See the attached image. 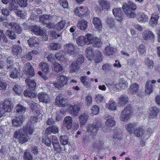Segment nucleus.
Wrapping results in <instances>:
<instances>
[{
  "instance_id": "11",
  "label": "nucleus",
  "mask_w": 160,
  "mask_h": 160,
  "mask_svg": "<svg viewBox=\"0 0 160 160\" xmlns=\"http://www.w3.org/2000/svg\"><path fill=\"white\" fill-rule=\"evenodd\" d=\"M52 143L54 151L57 153H60L62 150V147L59 142L57 137L53 135L52 137Z\"/></svg>"
},
{
  "instance_id": "7",
  "label": "nucleus",
  "mask_w": 160,
  "mask_h": 160,
  "mask_svg": "<svg viewBox=\"0 0 160 160\" xmlns=\"http://www.w3.org/2000/svg\"><path fill=\"white\" fill-rule=\"evenodd\" d=\"M75 14L81 18H83L89 14V10L86 7L82 6L76 7L74 11Z\"/></svg>"
},
{
  "instance_id": "22",
  "label": "nucleus",
  "mask_w": 160,
  "mask_h": 160,
  "mask_svg": "<svg viewBox=\"0 0 160 160\" xmlns=\"http://www.w3.org/2000/svg\"><path fill=\"white\" fill-rule=\"evenodd\" d=\"M128 97L127 95L122 94L118 98V102L119 105L123 106L128 102Z\"/></svg>"
},
{
  "instance_id": "17",
  "label": "nucleus",
  "mask_w": 160,
  "mask_h": 160,
  "mask_svg": "<svg viewBox=\"0 0 160 160\" xmlns=\"http://www.w3.org/2000/svg\"><path fill=\"white\" fill-rule=\"evenodd\" d=\"M58 79L57 81L58 86L62 88L68 83V78L64 75H60L58 77Z\"/></svg>"
},
{
  "instance_id": "64",
  "label": "nucleus",
  "mask_w": 160,
  "mask_h": 160,
  "mask_svg": "<svg viewBox=\"0 0 160 160\" xmlns=\"http://www.w3.org/2000/svg\"><path fill=\"white\" fill-rule=\"evenodd\" d=\"M23 158L24 160H32L33 157L29 152H25Z\"/></svg>"
},
{
  "instance_id": "59",
  "label": "nucleus",
  "mask_w": 160,
  "mask_h": 160,
  "mask_svg": "<svg viewBox=\"0 0 160 160\" xmlns=\"http://www.w3.org/2000/svg\"><path fill=\"white\" fill-rule=\"evenodd\" d=\"M87 77L85 76H82L80 78L81 82L85 86L88 87L89 86V82L87 81Z\"/></svg>"
},
{
  "instance_id": "50",
  "label": "nucleus",
  "mask_w": 160,
  "mask_h": 160,
  "mask_svg": "<svg viewBox=\"0 0 160 160\" xmlns=\"http://www.w3.org/2000/svg\"><path fill=\"white\" fill-rule=\"evenodd\" d=\"M16 111L19 113H24L26 110V108L21 104H18L16 107Z\"/></svg>"
},
{
  "instance_id": "19",
  "label": "nucleus",
  "mask_w": 160,
  "mask_h": 160,
  "mask_svg": "<svg viewBox=\"0 0 160 160\" xmlns=\"http://www.w3.org/2000/svg\"><path fill=\"white\" fill-rule=\"evenodd\" d=\"M59 132L58 128L54 125L48 127L46 129L45 133L47 135H49L53 133L54 134H57Z\"/></svg>"
},
{
  "instance_id": "23",
  "label": "nucleus",
  "mask_w": 160,
  "mask_h": 160,
  "mask_svg": "<svg viewBox=\"0 0 160 160\" xmlns=\"http://www.w3.org/2000/svg\"><path fill=\"white\" fill-rule=\"evenodd\" d=\"M38 99L40 102L47 103L49 101V96L48 94L41 92L38 94Z\"/></svg>"
},
{
  "instance_id": "43",
  "label": "nucleus",
  "mask_w": 160,
  "mask_h": 160,
  "mask_svg": "<svg viewBox=\"0 0 160 160\" xmlns=\"http://www.w3.org/2000/svg\"><path fill=\"white\" fill-rule=\"evenodd\" d=\"M36 103L33 101L32 102V103L30 104V107L31 108V109L33 112V113H35L37 112V115L40 114V112L39 108H38L37 106L35 105Z\"/></svg>"
},
{
  "instance_id": "10",
  "label": "nucleus",
  "mask_w": 160,
  "mask_h": 160,
  "mask_svg": "<svg viewBox=\"0 0 160 160\" xmlns=\"http://www.w3.org/2000/svg\"><path fill=\"white\" fill-rule=\"evenodd\" d=\"M4 25L5 27L9 29H11L15 32L18 34H20L22 30L18 24L14 22H5Z\"/></svg>"
},
{
  "instance_id": "37",
  "label": "nucleus",
  "mask_w": 160,
  "mask_h": 160,
  "mask_svg": "<svg viewBox=\"0 0 160 160\" xmlns=\"http://www.w3.org/2000/svg\"><path fill=\"white\" fill-rule=\"evenodd\" d=\"M12 53L16 56L20 54L22 52L21 47L19 45H14L12 49Z\"/></svg>"
},
{
  "instance_id": "4",
  "label": "nucleus",
  "mask_w": 160,
  "mask_h": 160,
  "mask_svg": "<svg viewBox=\"0 0 160 160\" xmlns=\"http://www.w3.org/2000/svg\"><path fill=\"white\" fill-rule=\"evenodd\" d=\"M151 131V128H148L147 131H146L142 128L138 127L135 130L134 133L136 136L144 140L149 137L150 132Z\"/></svg>"
},
{
  "instance_id": "63",
  "label": "nucleus",
  "mask_w": 160,
  "mask_h": 160,
  "mask_svg": "<svg viewBox=\"0 0 160 160\" xmlns=\"http://www.w3.org/2000/svg\"><path fill=\"white\" fill-rule=\"evenodd\" d=\"M55 57V56L53 54H50L48 55L47 58L49 61L54 64L56 62Z\"/></svg>"
},
{
  "instance_id": "16",
  "label": "nucleus",
  "mask_w": 160,
  "mask_h": 160,
  "mask_svg": "<svg viewBox=\"0 0 160 160\" xmlns=\"http://www.w3.org/2000/svg\"><path fill=\"white\" fill-rule=\"evenodd\" d=\"M142 37L145 40H152L154 38V35L151 31L147 30L143 32Z\"/></svg>"
},
{
  "instance_id": "8",
  "label": "nucleus",
  "mask_w": 160,
  "mask_h": 160,
  "mask_svg": "<svg viewBox=\"0 0 160 160\" xmlns=\"http://www.w3.org/2000/svg\"><path fill=\"white\" fill-rule=\"evenodd\" d=\"M86 52L87 58L88 59H93L96 63H98L100 62V52L99 51L95 56L94 51L92 48L91 47H89L86 48Z\"/></svg>"
},
{
  "instance_id": "2",
  "label": "nucleus",
  "mask_w": 160,
  "mask_h": 160,
  "mask_svg": "<svg viewBox=\"0 0 160 160\" xmlns=\"http://www.w3.org/2000/svg\"><path fill=\"white\" fill-rule=\"evenodd\" d=\"M25 82L28 86L27 90H25L24 93V96L29 98H34L36 96L35 89L36 86V83L34 80H30L29 78H26Z\"/></svg>"
},
{
  "instance_id": "48",
  "label": "nucleus",
  "mask_w": 160,
  "mask_h": 160,
  "mask_svg": "<svg viewBox=\"0 0 160 160\" xmlns=\"http://www.w3.org/2000/svg\"><path fill=\"white\" fill-rule=\"evenodd\" d=\"M92 22L96 28L100 30V19L99 18L94 17L93 18Z\"/></svg>"
},
{
  "instance_id": "41",
  "label": "nucleus",
  "mask_w": 160,
  "mask_h": 160,
  "mask_svg": "<svg viewBox=\"0 0 160 160\" xmlns=\"http://www.w3.org/2000/svg\"><path fill=\"white\" fill-rule=\"evenodd\" d=\"M28 43L29 46L31 48L37 46L38 44V43L36 41L35 37L30 38L28 40Z\"/></svg>"
},
{
  "instance_id": "56",
  "label": "nucleus",
  "mask_w": 160,
  "mask_h": 160,
  "mask_svg": "<svg viewBox=\"0 0 160 160\" xmlns=\"http://www.w3.org/2000/svg\"><path fill=\"white\" fill-rule=\"evenodd\" d=\"M13 90L15 92V93L17 95L20 94L22 92L21 87L17 84H16L13 86Z\"/></svg>"
},
{
  "instance_id": "6",
  "label": "nucleus",
  "mask_w": 160,
  "mask_h": 160,
  "mask_svg": "<svg viewBox=\"0 0 160 160\" xmlns=\"http://www.w3.org/2000/svg\"><path fill=\"white\" fill-rule=\"evenodd\" d=\"M133 114L131 106L129 105L126 107L121 112L120 117V120L124 122L129 120Z\"/></svg>"
},
{
  "instance_id": "27",
  "label": "nucleus",
  "mask_w": 160,
  "mask_h": 160,
  "mask_svg": "<svg viewBox=\"0 0 160 160\" xmlns=\"http://www.w3.org/2000/svg\"><path fill=\"white\" fill-rule=\"evenodd\" d=\"M115 86L116 87L119 86L121 88L124 89L128 87V83L124 78H120L119 80V82L116 83Z\"/></svg>"
},
{
  "instance_id": "60",
  "label": "nucleus",
  "mask_w": 160,
  "mask_h": 160,
  "mask_svg": "<svg viewBox=\"0 0 160 160\" xmlns=\"http://www.w3.org/2000/svg\"><path fill=\"white\" fill-rule=\"evenodd\" d=\"M107 23L108 26L109 28H111L115 25V22L114 19L111 18H108L107 20Z\"/></svg>"
},
{
  "instance_id": "57",
  "label": "nucleus",
  "mask_w": 160,
  "mask_h": 160,
  "mask_svg": "<svg viewBox=\"0 0 160 160\" xmlns=\"http://www.w3.org/2000/svg\"><path fill=\"white\" fill-rule=\"evenodd\" d=\"M126 128L127 130L130 134L133 133V131L135 128L134 125L131 123L127 124Z\"/></svg>"
},
{
  "instance_id": "40",
  "label": "nucleus",
  "mask_w": 160,
  "mask_h": 160,
  "mask_svg": "<svg viewBox=\"0 0 160 160\" xmlns=\"http://www.w3.org/2000/svg\"><path fill=\"white\" fill-rule=\"evenodd\" d=\"M18 8V6L16 2V0H9V8L10 10H17Z\"/></svg>"
},
{
  "instance_id": "62",
  "label": "nucleus",
  "mask_w": 160,
  "mask_h": 160,
  "mask_svg": "<svg viewBox=\"0 0 160 160\" xmlns=\"http://www.w3.org/2000/svg\"><path fill=\"white\" fill-rule=\"evenodd\" d=\"M92 114L93 115H96L98 114L99 112V108L97 105H94L92 108Z\"/></svg>"
},
{
  "instance_id": "45",
  "label": "nucleus",
  "mask_w": 160,
  "mask_h": 160,
  "mask_svg": "<svg viewBox=\"0 0 160 160\" xmlns=\"http://www.w3.org/2000/svg\"><path fill=\"white\" fill-rule=\"evenodd\" d=\"M64 52L63 51H59L55 54V58L58 60L61 61H64L65 58H64Z\"/></svg>"
},
{
  "instance_id": "30",
  "label": "nucleus",
  "mask_w": 160,
  "mask_h": 160,
  "mask_svg": "<svg viewBox=\"0 0 160 160\" xmlns=\"http://www.w3.org/2000/svg\"><path fill=\"white\" fill-rule=\"evenodd\" d=\"M77 26L80 29L85 30L88 27V22L85 20L82 19L78 22Z\"/></svg>"
},
{
  "instance_id": "32",
  "label": "nucleus",
  "mask_w": 160,
  "mask_h": 160,
  "mask_svg": "<svg viewBox=\"0 0 160 160\" xmlns=\"http://www.w3.org/2000/svg\"><path fill=\"white\" fill-rule=\"evenodd\" d=\"M80 124L81 127H83L88 118V116L86 113H83L79 117Z\"/></svg>"
},
{
  "instance_id": "21",
  "label": "nucleus",
  "mask_w": 160,
  "mask_h": 160,
  "mask_svg": "<svg viewBox=\"0 0 160 160\" xmlns=\"http://www.w3.org/2000/svg\"><path fill=\"white\" fill-rule=\"evenodd\" d=\"M8 68L10 69V76L11 78L15 79L18 77L20 72L19 70L16 68L12 67L11 66L8 67Z\"/></svg>"
},
{
  "instance_id": "44",
  "label": "nucleus",
  "mask_w": 160,
  "mask_h": 160,
  "mask_svg": "<svg viewBox=\"0 0 160 160\" xmlns=\"http://www.w3.org/2000/svg\"><path fill=\"white\" fill-rule=\"evenodd\" d=\"M145 87V93L149 95L152 92L153 86L152 84H151L149 81H147L146 82Z\"/></svg>"
},
{
  "instance_id": "51",
  "label": "nucleus",
  "mask_w": 160,
  "mask_h": 160,
  "mask_svg": "<svg viewBox=\"0 0 160 160\" xmlns=\"http://www.w3.org/2000/svg\"><path fill=\"white\" fill-rule=\"evenodd\" d=\"M52 136L46 137L43 139V142L47 146L50 147L52 143Z\"/></svg>"
},
{
  "instance_id": "3",
  "label": "nucleus",
  "mask_w": 160,
  "mask_h": 160,
  "mask_svg": "<svg viewBox=\"0 0 160 160\" xmlns=\"http://www.w3.org/2000/svg\"><path fill=\"white\" fill-rule=\"evenodd\" d=\"M122 8L128 17L133 18L136 16L134 11L136 9V6L132 2H129L127 4L123 3Z\"/></svg>"
},
{
  "instance_id": "5",
  "label": "nucleus",
  "mask_w": 160,
  "mask_h": 160,
  "mask_svg": "<svg viewBox=\"0 0 160 160\" xmlns=\"http://www.w3.org/2000/svg\"><path fill=\"white\" fill-rule=\"evenodd\" d=\"M12 103L10 101L5 99L3 102H0V118L4 114L5 112H10L12 110Z\"/></svg>"
},
{
  "instance_id": "33",
  "label": "nucleus",
  "mask_w": 160,
  "mask_h": 160,
  "mask_svg": "<svg viewBox=\"0 0 160 160\" xmlns=\"http://www.w3.org/2000/svg\"><path fill=\"white\" fill-rule=\"evenodd\" d=\"M33 131V128L29 123H27L23 127V131L26 134H31L32 133Z\"/></svg>"
},
{
  "instance_id": "28",
  "label": "nucleus",
  "mask_w": 160,
  "mask_h": 160,
  "mask_svg": "<svg viewBox=\"0 0 160 160\" xmlns=\"http://www.w3.org/2000/svg\"><path fill=\"white\" fill-rule=\"evenodd\" d=\"M79 68V65L75 61H73L69 66L70 72L71 73L77 71Z\"/></svg>"
},
{
  "instance_id": "1",
  "label": "nucleus",
  "mask_w": 160,
  "mask_h": 160,
  "mask_svg": "<svg viewBox=\"0 0 160 160\" xmlns=\"http://www.w3.org/2000/svg\"><path fill=\"white\" fill-rule=\"evenodd\" d=\"M77 43L79 46H83L85 44H92L94 47H99L100 41L97 37H93V34L88 33L85 37H79L77 40Z\"/></svg>"
},
{
  "instance_id": "13",
  "label": "nucleus",
  "mask_w": 160,
  "mask_h": 160,
  "mask_svg": "<svg viewBox=\"0 0 160 160\" xmlns=\"http://www.w3.org/2000/svg\"><path fill=\"white\" fill-rule=\"evenodd\" d=\"M113 14L117 20L120 22L122 21L123 16L122 12V9L121 8H116L113 9L112 10Z\"/></svg>"
},
{
  "instance_id": "24",
  "label": "nucleus",
  "mask_w": 160,
  "mask_h": 160,
  "mask_svg": "<svg viewBox=\"0 0 160 160\" xmlns=\"http://www.w3.org/2000/svg\"><path fill=\"white\" fill-rule=\"evenodd\" d=\"M139 85L136 83H134L132 84L128 89V93L131 94L133 93H138Z\"/></svg>"
},
{
  "instance_id": "58",
  "label": "nucleus",
  "mask_w": 160,
  "mask_h": 160,
  "mask_svg": "<svg viewBox=\"0 0 160 160\" xmlns=\"http://www.w3.org/2000/svg\"><path fill=\"white\" fill-rule=\"evenodd\" d=\"M112 68V67L111 65L108 63H105L102 67V70L106 72L110 71H111Z\"/></svg>"
},
{
  "instance_id": "20",
  "label": "nucleus",
  "mask_w": 160,
  "mask_h": 160,
  "mask_svg": "<svg viewBox=\"0 0 160 160\" xmlns=\"http://www.w3.org/2000/svg\"><path fill=\"white\" fill-rule=\"evenodd\" d=\"M107 120L105 122L107 129L110 130L109 128L113 127L115 124V121L114 118L111 116L108 115L106 117Z\"/></svg>"
},
{
  "instance_id": "15",
  "label": "nucleus",
  "mask_w": 160,
  "mask_h": 160,
  "mask_svg": "<svg viewBox=\"0 0 160 160\" xmlns=\"http://www.w3.org/2000/svg\"><path fill=\"white\" fill-rule=\"evenodd\" d=\"M69 108L71 114L74 116L78 115L80 110V108L78 104L74 105H70L69 106Z\"/></svg>"
},
{
  "instance_id": "26",
  "label": "nucleus",
  "mask_w": 160,
  "mask_h": 160,
  "mask_svg": "<svg viewBox=\"0 0 160 160\" xmlns=\"http://www.w3.org/2000/svg\"><path fill=\"white\" fill-rule=\"evenodd\" d=\"M98 127L96 125L90 124L89 125L87 131L93 136H95L97 133Z\"/></svg>"
},
{
  "instance_id": "31",
  "label": "nucleus",
  "mask_w": 160,
  "mask_h": 160,
  "mask_svg": "<svg viewBox=\"0 0 160 160\" xmlns=\"http://www.w3.org/2000/svg\"><path fill=\"white\" fill-rule=\"evenodd\" d=\"M51 17L49 15L44 14L40 17L39 21L43 25H45L50 20Z\"/></svg>"
},
{
  "instance_id": "53",
  "label": "nucleus",
  "mask_w": 160,
  "mask_h": 160,
  "mask_svg": "<svg viewBox=\"0 0 160 160\" xmlns=\"http://www.w3.org/2000/svg\"><path fill=\"white\" fill-rule=\"evenodd\" d=\"M122 135L121 132H117L115 133L113 136V140L115 142L118 141L122 138Z\"/></svg>"
},
{
  "instance_id": "34",
  "label": "nucleus",
  "mask_w": 160,
  "mask_h": 160,
  "mask_svg": "<svg viewBox=\"0 0 160 160\" xmlns=\"http://www.w3.org/2000/svg\"><path fill=\"white\" fill-rule=\"evenodd\" d=\"M28 139V136L27 134L22 133L18 137V140L20 143L22 144L27 142Z\"/></svg>"
},
{
  "instance_id": "46",
  "label": "nucleus",
  "mask_w": 160,
  "mask_h": 160,
  "mask_svg": "<svg viewBox=\"0 0 160 160\" xmlns=\"http://www.w3.org/2000/svg\"><path fill=\"white\" fill-rule=\"evenodd\" d=\"M39 66L43 72L46 73L48 72L49 68L48 65L46 63L42 62L40 64Z\"/></svg>"
},
{
  "instance_id": "52",
  "label": "nucleus",
  "mask_w": 160,
  "mask_h": 160,
  "mask_svg": "<svg viewBox=\"0 0 160 160\" xmlns=\"http://www.w3.org/2000/svg\"><path fill=\"white\" fill-rule=\"evenodd\" d=\"M59 139L61 143L63 145H67L68 143V138L66 135L61 136Z\"/></svg>"
},
{
  "instance_id": "29",
  "label": "nucleus",
  "mask_w": 160,
  "mask_h": 160,
  "mask_svg": "<svg viewBox=\"0 0 160 160\" xmlns=\"http://www.w3.org/2000/svg\"><path fill=\"white\" fill-rule=\"evenodd\" d=\"M64 98L63 96L58 95L56 97L55 102L56 105L59 107H64L65 106V104L63 103Z\"/></svg>"
},
{
  "instance_id": "36",
  "label": "nucleus",
  "mask_w": 160,
  "mask_h": 160,
  "mask_svg": "<svg viewBox=\"0 0 160 160\" xmlns=\"http://www.w3.org/2000/svg\"><path fill=\"white\" fill-rule=\"evenodd\" d=\"M159 16L156 13H154L152 15L151 20L150 21V24L152 26H154L157 24V20Z\"/></svg>"
},
{
  "instance_id": "55",
  "label": "nucleus",
  "mask_w": 160,
  "mask_h": 160,
  "mask_svg": "<svg viewBox=\"0 0 160 160\" xmlns=\"http://www.w3.org/2000/svg\"><path fill=\"white\" fill-rule=\"evenodd\" d=\"M54 71L57 72H61L63 69L62 67L58 63L56 62L54 63Z\"/></svg>"
},
{
  "instance_id": "9",
  "label": "nucleus",
  "mask_w": 160,
  "mask_h": 160,
  "mask_svg": "<svg viewBox=\"0 0 160 160\" xmlns=\"http://www.w3.org/2000/svg\"><path fill=\"white\" fill-rule=\"evenodd\" d=\"M63 47L65 52L68 54L73 55L77 54V47L72 43L66 44L64 45Z\"/></svg>"
},
{
  "instance_id": "25",
  "label": "nucleus",
  "mask_w": 160,
  "mask_h": 160,
  "mask_svg": "<svg viewBox=\"0 0 160 160\" xmlns=\"http://www.w3.org/2000/svg\"><path fill=\"white\" fill-rule=\"evenodd\" d=\"M72 119L71 117L67 116L65 118L63 125L64 127L67 128V129H70L72 128Z\"/></svg>"
},
{
  "instance_id": "39",
  "label": "nucleus",
  "mask_w": 160,
  "mask_h": 160,
  "mask_svg": "<svg viewBox=\"0 0 160 160\" xmlns=\"http://www.w3.org/2000/svg\"><path fill=\"white\" fill-rule=\"evenodd\" d=\"M116 52V49L115 48L109 46L105 48L104 52L106 55H110L113 54Z\"/></svg>"
},
{
  "instance_id": "47",
  "label": "nucleus",
  "mask_w": 160,
  "mask_h": 160,
  "mask_svg": "<svg viewBox=\"0 0 160 160\" xmlns=\"http://www.w3.org/2000/svg\"><path fill=\"white\" fill-rule=\"evenodd\" d=\"M110 3L106 0H102L101 2V5L102 6V9H103L108 10L110 8Z\"/></svg>"
},
{
  "instance_id": "42",
  "label": "nucleus",
  "mask_w": 160,
  "mask_h": 160,
  "mask_svg": "<svg viewBox=\"0 0 160 160\" xmlns=\"http://www.w3.org/2000/svg\"><path fill=\"white\" fill-rule=\"evenodd\" d=\"M66 24V22L63 20H61L55 25L56 30L59 32L64 28Z\"/></svg>"
},
{
  "instance_id": "18",
  "label": "nucleus",
  "mask_w": 160,
  "mask_h": 160,
  "mask_svg": "<svg viewBox=\"0 0 160 160\" xmlns=\"http://www.w3.org/2000/svg\"><path fill=\"white\" fill-rule=\"evenodd\" d=\"M24 121V118L22 116H19L13 119L12 121V125L15 127H18L22 126Z\"/></svg>"
},
{
  "instance_id": "54",
  "label": "nucleus",
  "mask_w": 160,
  "mask_h": 160,
  "mask_svg": "<svg viewBox=\"0 0 160 160\" xmlns=\"http://www.w3.org/2000/svg\"><path fill=\"white\" fill-rule=\"evenodd\" d=\"M18 4L21 7H26L28 5V0H17Z\"/></svg>"
},
{
  "instance_id": "12",
  "label": "nucleus",
  "mask_w": 160,
  "mask_h": 160,
  "mask_svg": "<svg viewBox=\"0 0 160 160\" xmlns=\"http://www.w3.org/2000/svg\"><path fill=\"white\" fill-rule=\"evenodd\" d=\"M31 31L35 35L37 36L40 35L46 38H47V35L46 33L39 27L36 25H33L31 27Z\"/></svg>"
},
{
  "instance_id": "49",
  "label": "nucleus",
  "mask_w": 160,
  "mask_h": 160,
  "mask_svg": "<svg viewBox=\"0 0 160 160\" xmlns=\"http://www.w3.org/2000/svg\"><path fill=\"white\" fill-rule=\"evenodd\" d=\"M145 62L148 68L151 69L153 68L154 66L153 61L150 59L148 58H147L145 59Z\"/></svg>"
},
{
  "instance_id": "14",
  "label": "nucleus",
  "mask_w": 160,
  "mask_h": 160,
  "mask_svg": "<svg viewBox=\"0 0 160 160\" xmlns=\"http://www.w3.org/2000/svg\"><path fill=\"white\" fill-rule=\"evenodd\" d=\"M24 71L26 76L28 78L32 77L34 75L33 68L30 62H28L26 63Z\"/></svg>"
},
{
  "instance_id": "61",
  "label": "nucleus",
  "mask_w": 160,
  "mask_h": 160,
  "mask_svg": "<svg viewBox=\"0 0 160 160\" xmlns=\"http://www.w3.org/2000/svg\"><path fill=\"white\" fill-rule=\"evenodd\" d=\"M116 102L114 101H113L112 103H109L108 105L106 104V106L110 110H116V105L115 104Z\"/></svg>"
},
{
  "instance_id": "35",
  "label": "nucleus",
  "mask_w": 160,
  "mask_h": 160,
  "mask_svg": "<svg viewBox=\"0 0 160 160\" xmlns=\"http://www.w3.org/2000/svg\"><path fill=\"white\" fill-rule=\"evenodd\" d=\"M137 17L139 21L142 23H145L148 20V16L142 12H139L137 15Z\"/></svg>"
},
{
  "instance_id": "38",
  "label": "nucleus",
  "mask_w": 160,
  "mask_h": 160,
  "mask_svg": "<svg viewBox=\"0 0 160 160\" xmlns=\"http://www.w3.org/2000/svg\"><path fill=\"white\" fill-rule=\"evenodd\" d=\"M149 114L151 117H149L150 119L152 118H155L159 112V110L155 107H151L149 110Z\"/></svg>"
}]
</instances>
